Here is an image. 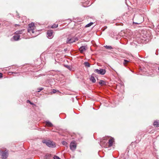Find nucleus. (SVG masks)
<instances>
[{
	"label": "nucleus",
	"mask_w": 159,
	"mask_h": 159,
	"mask_svg": "<svg viewBox=\"0 0 159 159\" xmlns=\"http://www.w3.org/2000/svg\"><path fill=\"white\" fill-rule=\"evenodd\" d=\"M58 26V25L57 24H54L53 25H52L51 26V28H57Z\"/></svg>",
	"instance_id": "obj_23"
},
{
	"label": "nucleus",
	"mask_w": 159,
	"mask_h": 159,
	"mask_svg": "<svg viewBox=\"0 0 159 159\" xmlns=\"http://www.w3.org/2000/svg\"><path fill=\"white\" fill-rule=\"evenodd\" d=\"M20 26V25L19 24H15V26L16 27L17 26Z\"/></svg>",
	"instance_id": "obj_29"
},
{
	"label": "nucleus",
	"mask_w": 159,
	"mask_h": 159,
	"mask_svg": "<svg viewBox=\"0 0 159 159\" xmlns=\"http://www.w3.org/2000/svg\"><path fill=\"white\" fill-rule=\"evenodd\" d=\"M43 142L45 143L46 145L49 147L54 148L56 146L55 143L50 140H45Z\"/></svg>",
	"instance_id": "obj_5"
},
{
	"label": "nucleus",
	"mask_w": 159,
	"mask_h": 159,
	"mask_svg": "<svg viewBox=\"0 0 159 159\" xmlns=\"http://www.w3.org/2000/svg\"><path fill=\"white\" fill-rule=\"evenodd\" d=\"M30 104H34L33 103H32L31 102H30Z\"/></svg>",
	"instance_id": "obj_31"
},
{
	"label": "nucleus",
	"mask_w": 159,
	"mask_h": 159,
	"mask_svg": "<svg viewBox=\"0 0 159 159\" xmlns=\"http://www.w3.org/2000/svg\"><path fill=\"white\" fill-rule=\"evenodd\" d=\"M99 84L101 86L104 85L105 84V82L103 80H100L99 82Z\"/></svg>",
	"instance_id": "obj_13"
},
{
	"label": "nucleus",
	"mask_w": 159,
	"mask_h": 159,
	"mask_svg": "<svg viewBox=\"0 0 159 159\" xmlns=\"http://www.w3.org/2000/svg\"><path fill=\"white\" fill-rule=\"evenodd\" d=\"M93 22H90V23H89V24L86 25V26H85V27H89L90 26H91L92 25H93Z\"/></svg>",
	"instance_id": "obj_21"
},
{
	"label": "nucleus",
	"mask_w": 159,
	"mask_h": 159,
	"mask_svg": "<svg viewBox=\"0 0 159 159\" xmlns=\"http://www.w3.org/2000/svg\"><path fill=\"white\" fill-rule=\"evenodd\" d=\"M46 124L48 127H51L53 126L52 124L48 121H46Z\"/></svg>",
	"instance_id": "obj_12"
},
{
	"label": "nucleus",
	"mask_w": 159,
	"mask_h": 159,
	"mask_svg": "<svg viewBox=\"0 0 159 159\" xmlns=\"http://www.w3.org/2000/svg\"><path fill=\"white\" fill-rule=\"evenodd\" d=\"M62 143L63 145H65L66 146L68 145V143L66 142L65 141H62Z\"/></svg>",
	"instance_id": "obj_22"
},
{
	"label": "nucleus",
	"mask_w": 159,
	"mask_h": 159,
	"mask_svg": "<svg viewBox=\"0 0 159 159\" xmlns=\"http://www.w3.org/2000/svg\"><path fill=\"white\" fill-rule=\"evenodd\" d=\"M67 40H73V38H72L71 37V36H69L67 38Z\"/></svg>",
	"instance_id": "obj_24"
},
{
	"label": "nucleus",
	"mask_w": 159,
	"mask_h": 159,
	"mask_svg": "<svg viewBox=\"0 0 159 159\" xmlns=\"http://www.w3.org/2000/svg\"><path fill=\"white\" fill-rule=\"evenodd\" d=\"M29 28L28 29V32L31 34L32 36L33 37H35L37 35L35 33L36 31L34 29V23H31L28 25Z\"/></svg>",
	"instance_id": "obj_1"
},
{
	"label": "nucleus",
	"mask_w": 159,
	"mask_h": 159,
	"mask_svg": "<svg viewBox=\"0 0 159 159\" xmlns=\"http://www.w3.org/2000/svg\"><path fill=\"white\" fill-rule=\"evenodd\" d=\"M27 101H28V102H30V101L29 100H27Z\"/></svg>",
	"instance_id": "obj_33"
},
{
	"label": "nucleus",
	"mask_w": 159,
	"mask_h": 159,
	"mask_svg": "<svg viewBox=\"0 0 159 159\" xmlns=\"http://www.w3.org/2000/svg\"><path fill=\"white\" fill-rule=\"evenodd\" d=\"M74 40H78V39L77 38H75V39Z\"/></svg>",
	"instance_id": "obj_32"
},
{
	"label": "nucleus",
	"mask_w": 159,
	"mask_h": 159,
	"mask_svg": "<svg viewBox=\"0 0 159 159\" xmlns=\"http://www.w3.org/2000/svg\"><path fill=\"white\" fill-rule=\"evenodd\" d=\"M12 74H19V73H17V72H12Z\"/></svg>",
	"instance_id": "obj_30"
},
{
	"label": "nucleus",
	"mask_w": 159,
	"mask_h": 159,
	"mask_svg": "<svg viewBox=\"0 0 159 159\" xmlns=\"http://www.w3.org/2000/svg\"><path fill=\"white\" fill-rule=\"evenodd\" d=\"M70 147L71 150L75 151L76 148V145L75 142L74 141H72L70 143Z\"/></svg>",
	"instance_id": "obj_7"
},
{
	"label": "nucleus",
	"mask_w": 159,
	"mask_h": 159,
	"mask_svg": "<svg viewBox=\"0 0 159 159\" xmlns=\"http://www.w3.org/2000/svg\"><path fill=\"white\" fill-rule=\"evenodd\" d=\"M53 31L51 30H50L47 31V37L49 39H51L53 37Z\"/></svg>",
	"instance_id": "obj_9"
},
{
	"label": "nucleus",
	"mask_w": 159,
	"mask_h": 159,
	"mask_svg": "<svg viewBox=\"0 0 159 159\" xmlns=\"http://www.w3.org/2000/svg\"><path fill=\"white\" fill-rule=\"evenodd\" d=\"M54 159H61L58 157L57 156H54L53 157Z\"/></svg>",
	"instance_id": "obj_25"
},
{
	"label": "nucleus",
	"mask_w": 159,
	"mask_h": 159,
	"mask_svg": "<svg viewBox=\"0 0 159 159\" xmlns=\"http://www.w3.org/2000/svg\"><path fill=\"white\" fill-rule=\"evenodd\" d=\"M86 46H82L79 48V50L81 53H83L86 50Z\"/></svg>",
	"instance_id": "obj_10"
},
{
	"label": "nucleus",
	"mask_w": 159,
	"mask_h": 159,
	"mask_svg": "<svg viewBox=\"0 0 159 159\" xmlns=\"http://www.w3.org/2000/svg\"><path fill=\"white\" fill-rule=\"evenodd\" d=\"M43 89V88H41L39 89V90L38 91V92H40V91L42 90Z\"/></svg>",
	"instance_id": "obj_27"
},
{
	"label": "nucleus",
	"mask_w": 159,
	"mask_h": 159,
	"mask_svg": "<svg viewBox=\"0 0 159 159\" xmlns=\"http://www.w3.org/2000/svg\"><path fill=\"white\" fill-rule=\"evenodd\" d=\"M57 91L56 89H53L52 91V93H54L57 92Z\"/></svg>",
	"instance_id": "obj_26"
},
{
	"label": "nucleus",
	"mask_w": 159,
	"mask_h": 159,
	"mask_svg": "<svg viewBox=\"0 0 159 159\" xmlns=\"http://www.w3.org/2000/svg\"><path fill=\"white\" fill-rule=\"evenodd\" d=\"M24 31V30H19L15 32V35L13 37L14 40H19L20 37V34H21Z\"/></svg>",
	"instance_id": "obj_4"
},
{
	"label": "nucleus",
	"mask_w": 159,
	"mask_h": 159,
	"mask_svg": "<svg viewBox=\"0 0 159 159\" xmlns=\"http://www.w3.org/2000/svg\"><path fill=\"white\" fill-rule=\"evenodd\" d=\"M104 47L107 49H112V48L111 47V46H110L106 45L104 46Z\"/></svg>",
	"instance_id": "obj_18"
},
{
	"label": "nucleus",
	"mask_w": 159,
	"mask_h": 159,
	"mask_svg": "<svg viewBox=\"0 0 159 159\" xmlns=\"http://www.w3.org/2000/svg\"><path fill=\"white\" fill-rule=\"evenodd\" d=\"M129 62V61L125 59L124 60L123 64L124 66H126Z\"/></svg>",
	"instance_id": "obj_16"
},
{
	"label": "nucleus",
	"mask_w": 159,
	"mask_h": 159,
	"mask_svg": "<svg viewBox=\"0 0 159 159\" xmlns=\"http://www.w3.org/2000/svg\"><path fill=\"white\" fill-rule=\"evenodd\" d=\"M130 44L132 46H137V43L140 44H146L147 40H129Z\"/></svg>",
	"instance_id": "obj_3"
},
{
	"label": "nucleus",
	"mask_w": 159,
	"mask_h": 159,
	"mask_svg": "<svg viewBox=\"0 0 159 159\" xmlns=\"http://www.w3.org/2000/svg\"><path fill=\"white\" fill-rule=\"evenodd\" d=\"M64 66L65 67H66L69 70H72V68L70 66L68 65H65Z\"/></svg>",
	"instance_id": "obj_15"
},
{
	"label": "nucleus",
	"mask_w": 159,
	"mask_h": 159,
	"mask_svg": "<svg viewBox=\"0 0 159 159\" xmlns=\"http://www.w3.org/2000/svg\"><path fill=\"white\" fill-rule=\"evenodd\" d=\"M107 137H104L100 140V145H102L103 146H105L107 145Z\"/></svg>",
	"instance_id": "obj_8"
},
{
	"label": "nucleus",
	"mask_w": 159,
	"mask_h": 159,
	"mask_svg": "<svg viewBox=\"0 0 159 159\" xmlns=\"http://www.w3.org/2000/svg\"><path fill=\"white\" fill-rule=\"evenodd\" d=\"M2 77V74L1 73H0V78Z\"/></svg>",
	"instance_id": "obj_28"
},
{
	"label": "nucleus",
	"mask_w": 159,
	"mask_h": 159,
	"mask_svg": "<svg viewBox=\"0 0 159 159\" xmlns=\"http://www.w3.org/2000/svg\"><path fill=\"white\" fill-rule=\"evenodd\" d=\"M94 72L101 75H104L106 73V70L104 69H101L99 70L96 69L94 70Z\"/></svg>",
	"instance_id": "obj_6"
},
{
	"label": "nucleus",
	"mask_w": 159,
	"mask_h": 159,
	"mask_svg": "<svg viewBox=\"0 0 159 159\" xmlns=\"http://www.w3.org/2000/svg\"><path fill=\"white\" fill-rule=\"evenodd\" d=\"M0 155L2 159H6L8 156V151L6 149H1Z\"/></svg>",
	"instance_id": "obj_2"
},
{
	"label": "nucleus",
	"mask_w": 159,
	"mask_h": 159,
	"mask_svg": "<svg viewBox=\"0 0 159 159\" xmlns=\"http://www.w3.org/2000/svg\"><path fill=\"white\" fill-rule=\"evenodd\" d=\"M84 65H85V66L88 67H89L90 66V64L88 62H85L84 63Z\"/></svg>",
	"instance_id": "obj_20"
},
{
	"label": "nucleus",
	"mask_w": 159,
	"mask_h": 159,
	"mask_svg": "<svg viewBox=\"0 0 159 159\" xmlns=\"http://www.w3.org/2000/svg\"><path fill=\"white\" fill-rule=\"evenodd\" d=\"M113 139H110L108 142L109 146H111L113 145Z\"/></svg>",
	"instance_id": "obj_11"
},
{
	"label": "nucleus",
	"mask_w": 159,
	"mask_h": 159,
	"mask_svg": "<svg viewBox=\"0 0 159 159\" xmlns=\"http://www.w3.org/2000/svg\"><path fill=\"white\" fill-rule=\"evenodd\" d=\"M158 70H159V67H158Z\"/></svg>",
	"instance_id": "obj_34"
},
{
	"label": "nucleus",
	"mask_w": 159,
	"mask_h": 159,
	"mask_svg": "<svg viewBox=\"0 0 159 159\" xmlns=\"http://www.w3.org/2000/svg\"><path fill=\"white\" fill-rule=\"evenodd\" d=\"M76 40H67L66 43H73L75 42Z\"/></svg>",
	"instance_id": "obj_19"
},
{
	"label": "nucleus",
	"mask_w": 159,
	"mask_h": 159,
	"mask_svg": "<svg viewBox=\"0 0 159 159\" xmlns=\"http://www.w3.org/2000/svg\"><path fill=\"white\" fill-rule=\"evenodd\" d=\"M136 23V24H138V23Z\"/></svg>",
	"instance_id": "obj_35"
},
{
	"label": "nucleus",
	"mask_w": 159,
	"mask_h": 159,
	"mask_svg": "<svg viewBox=\"0 0 159 159\" xmlns=\"http://www.w3.org/2000/svg\"><path fill=\"white\" fill-rule=\"evenodd\" d=\"M90 80L93 83H95L96 82L95 79L93 76H91Z\"/></svg>",
	"instance_id": "obj_17"
},
{
	"label": "nucleus",
	"mask_w": 159,
	"mask_h": 159,
	"mask_svg": "<svg viewBox=\"0 0 159 159\" xmlns=\"http://www.w3.org/2000/svg\"><path fill=\"white\" fill-rule=\"evenodd\" d=\"M153 125L154 126L157 127H159V124L157 122V121H155L153 123Z\"/></svg>",
	"instance_id": "obj_14"
}]
</instances>
